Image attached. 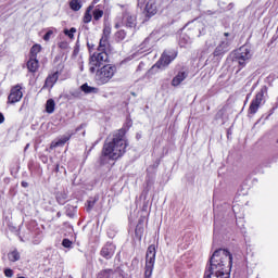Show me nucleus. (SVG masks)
I'll return each instance as SVG.
<instances>
[{"mask_svg": "<svg viewBox=\"0 0 278 278\" xmlns=\"http://www.w3.org/2000/svg\"><path fill=\"white\" fill-rule=\"evenodd\" d=\"M233 266V255L229 250H215L210 257L204 278H229Z\"/></svg>", "mask_w": 278, "mask_h": 278, "instance_id": "nucleus-1", "label": "nucleus"}, {"mask_svg": "<svg viewBox=\"0 0 278 278\" xmlns=\"http://www.w3.org/2000/svg\"><path fill=\"white\" fill-rule=\"evenodd\" d=\"M127 151V141L125 140H113L104 143L102 154L100 156V164L105 166L110 164V161L118 160L123 157Z\"/></svg>", "mask_w": 278, "mask_h": 278, "instance_id": "nucleus-2", "label": "nucleus"}, {"mask_svg": "<svg viewBox=\"0 0 278 278\" xmlns=\"http://www.w3.org/2000/svg\"><path fill=\"white\" fill-rule=\"evenodd\" d=\"M114 75H116V66L103 65L96 73V81L98 86H105V84L112 81Z\"/></svg>", "mask_w": 278, "mask_h": 278, "instance_id": "nucleus-3", "label": "nucleus"}, {"mask_svg": "<svg viewBox=\"0 0 278 278\" xmlns=\"http://www.w3.org/2000/svg\"><path fill=\"white\" fill-rule=\"evenodd\" d=\"M251 58H253L251 47L242 46L235 52L233 62L238 64L239 68H244V66H247L251 61Z\"/></svg>", "mask_w": 278, "mask_h": 278, "instance_id": "nucleus-4", "label": "nucleus"}, {"mask_svg": "<svg viewBox=\"0 0 278 278\" xmlns=\"http://www.w3.org/2000/svg\"><path fill=\"white\" fill-rule=\"evenodd\" d=\"M109 60H110V56L108 55V52H105V51H98V52L93 53L89 60L90 73H94L97 71V67L103 66V64L105 62H108Z\"/></svg>", "mask_w": 278, "mask_h": 278, "instance_id": "nucleus-5", "label": "nucleus"}, {"mask_svg": "<svg viewBox=\"0 0 278 278\" xmlns=\"http://www.w3.org/2000/svg\"><path fill=\"white\" fill-rule=\"evenodd\" d=\"M155 266V245H150L146 254V271L144 278H151Z\"/></svg>", "mask_w": 278, "mask_h": 278, "instance_id": "nucleus-6", "label": "nucleus"}, {"mask_svg": "<svg viewBox=\"0 0 278 278\" xmlns=\"http://www.w3.org/2000/svg\"><path fill=\"white\" fill-rule=\"evenodd\" d=\"M175 58H177V51L165 50L153 67L161 68V71H164V68H166V66H168V64H170V62H173Z\"/></svg>", "mask_w": 278, "mask_h": 278, "instance_id": "nucleus-7", "label": "nucleus"}, {"mask_svg": "<svg viewBox=\"0 0 278 278\" xmlns=\"http://www.w3.org/2000/svg\"><path fill=\"white\" fill-rule=\"evenodd\" d=\"M122 25L127 29H136L138 25V15L131 9H126L123 13Z\"/></svg>", "mask_w": 278, "mask_h": 278, "instance_id": "nucleus-8", "label": "nucleus"}, {"mask_svg": "<svg viewBox=\"0 0 278 278\" xmlns=\"http://www.w3.org/2000/svg\"><path fill=\"white\" fill-rule=\"evenodd\" d=\"M267 91L268 89L263 87L260 92L256 93L255 99L252 100L249 108L250 114H257V110H260V105H262V101H264V94H266Z\"/></svg>", "mask_w": 278, "mask_h": 278, "instance_id": "nucleus-9", "label": "nucleus"}, {"mask_svg": "<svg viewBox=\"0 0 278 278\" xmlns=\"http://www.w3.org/2000/svg\"><path fill=\"white\" fill-rule=\"evenodd\" d=\"M22 90H23V87H21V85L13 86L8 97V103H11V104L18 103V101L23 99Z\"/></svg>", "mask_w": 278, "mask_h": 278, "instance_id": "nucleus-10", "label": "nucleus"}, {"mask_svg": "<svg viewBox=\"0 0 278 278\" xmlns=\"http://www.w3.org/2000/svg\"><path fill=\"white\" fill-rule=\"evenodd\" d=\"M114 253H116V245L112 242H106L100 251V255L104 257V260H112Z\"/></svg>", "mask_w": 278, "mask_h": 278, "instance_id": "nucleus-11", "label": "nucleus"}, {"mask_svg": "<svg viewBox=\"0 0 278 278\" xmlns=\"http://www.w3.org/2000/svg\"><path fill=\"white\" fill-rule=\"evenodd\" d=\"M229 39L220 41V43L215 48L213 55L214 58H218L220 55H225L227 51H229Z\"/></svg>", "mask_w": 278, "mask_h": 278, "instance_id": "nucleus-12", "label": "nucleus"}, {"mask_svg": "<svg viewBox=\"0 0 278 278\" xmlns=\"http://www.w3.org/2000/svg\"><path fill=\"white\" fill-rule=\"evenodd\" d=\"M147 16H155L157 14V3L155 0H149L146 4Z\"/></svg>", "mask_w": 278, "mask_h": 278, "instance_id": "nucleus-13", "label": "nucleus"}, {"mask_svg": "<svg viewBox=\"0 0 278 278\" xmlns=\"http://www.w3.org/2000/svg\"><path fill=\"white\" fill-rule=\"evenodd\" d=\"M188 78V73L186 72H179L173 79H172V86L174 88H177L182 81H185Z\"/></svg>", "mask_w": 278, "mask_h": 278, "instance_id": "nucleus-14", "label": "nucleus"}, {"mask_svg": "<svg viewBox=\"0 0 278 278\" xmlns=\"http://www.w3.org/2000/svg\"><path fill=\"white\" fill-rule=\"evenodd\" d=\"M58 77H59L58 72L53 73L52 75H49L46 79L45 87L46 88H53V86L58 81Z\"/></svg>", "mask_w": 278, "mask_h": 278, "instance_id": "nucleus-15", "label": "nucleus"}, {"mask_svg": "<svg viewBox=\"0 0 278 278\" xmlns=\"http://www.w3.org/2000/svg\"><path fill=\"white\" fill-rule=\"evenodd\" d=\"M27 68L30 73H36V71H38V61L35 56H30L29 61L27 62Z\"/></svg>", "mask_w": 278, "mask_h": 278, "instance_id": "nucleus-16", "label": "nucleus"}, {"mask_svg": "<svg viewBox=\"0 0 278 278\" xmlns=\"http://www.w3.org/2000/svg\"><path fill=\"white\" fill-rule=\"evenodd\" d=\"M192 40L190 37L186 34H181L179 38V46L180 47H188V45H191Z\"/></svg>", "mask_w": 278, "mask_h": 278, "instance_id": "nucleus-17", "label": "nucleus"}, {"mask_svg": "<svg viewBox=\"0 0 278 278\" xmlns=\"http://www.w3.org/2000/svg\"><path fill=\"white\" fill-rule=\"evenodd\" d=\"M125 134H127V130L125 128L118 129L113 132L112 140H123V138H125Z\"/></svg>", "mask_w": 278, "mask_h": 278, "instance_id": "nucleus-18", "label": "nucleus"}, {"mask_svg": "<svg viewBox=\"0 0 278 278\" xmlns=\"http://www.w3.org/2000/svg\"><path fill=\"white\" fill-rule=\"evenodd\" d=\"M46 112H48V114H53V112H55V101H53V99L47 101Z\"/></svg>", "mask_w": 278, "mask_h": 278, "instance_id": "nucleus-19", "label": "nucleus"}, {"mask_svg": "<svg viewBox=\"0 0 278 278\" xmlns=\"http://www.w3.org/2000/svg\"><path fill=\"white\" fill-rule=\"evenodd\" d=\"M92 10H93L92 5H89L87 8L85 15L83 17L84 23H90V21H92V14H91Z\"/></svg>", "mask_w": 278, "mask_h": 278, "instance_id": "nucleus-20", "label": "nucleus"}, {"mask_svg": "<svg viewBox=\"0 0 278 278\" xmlns=\"http://www.w3.org/2000/svg\"><path fill=\"white\" fill-rule=\"evenodd\" d=\"M80 90H83V92H85V94L97 93V88L90 87V86H88V84H84L83 86H80Z\"/></svg>", "mask_w": 278, "mask_h": 278, "instance_id": "nucleus-21", "label": "nucleus"}, {"mask_svg": "<svg viewBox=\"0 0 278 278\" xmlns=\"http://www.w3.org/2000/svg\"><path fill=\"white\" fill-rule=\"evenodd\" d=\"M40 51H42V46L36 43L30 49V58H36Z\"/></svg>", "mask_w": 278, "mask_h": 278, "instance_id": "nucleus-22", "label": "nucleus"}, {"mask_svg": "<svg viewBox=\"0 0 278 278\" xmlns=\"http://www.w3.org/2000/svg\"><path fill=\"white\" fill-rule=\"evenodd\" d=\"M10 262H18L21 260V253H18V250H13L8 255Z\"/></svg>", "mask_w": 278, "mask_h": 278, "instance_id": "nucleus-23", "label": "nucleus"}, {"mask_svg": "<svg viewBox=\"0 0 278 278\" xmlns=\"http://www.w3.org/2000/svg\"><path fill=\"white\" fill-rule=\"evenodd\" d=\"M70 8L74 12H79V10H81V2L79 0H72L70 2Z\"/></svg>", "mask_w": 278, "mask_h": 278, "instance_id": "nucleus-24", "label": "nucleus"}, {"mask_svg": "<svg viewBox=\"0 0 278 278\" xmlns=\"http://www.w3.org/2000/svg\"><path fill=\"white\" fill-rule=\"evenodd\" d=\"M125 38H127V31H125V29H121L115 34V40H117V42L123 41Z\"/></svg>", "mask_w": 278, "mask_h": 278, "instance_id": "nucleus-25", "label": "nucleus"}, {"mask_svg": "<svg viewBox=\"0 0 278 278\" xmlns=\"http://www.w3.org/2000/svg\"><path fill=\"white\" fill-rule=\"evenodd\" d=\"M66 199H68V195L64 192L56 194V201L59 205H64L66 203Z\"/></svg>", "mask_w": 278, "mask_h": 278, "instance_id": "nucleus-26", "label": "nucleus"}, {"mask_svg": "<svg viewBox=\"0 0 278 278\" xmlns=\"http://www.w3.org/2000/svg\"><path fill=\"white\" fill-rule=\"evenodd\" d=\"M106 47H108V38L106 37H102L100 39V45H99L98 51H102L103 52V51H105Z\"/></svg>", "mask_w": 278, "mask_h": 278, "instance_id": "nucleus-27", "label": "nucleus"}, {"mask_svg": "<svg viewBox=\"0 0 278 278\" xmlns=\"http://www.w3.org/2000/svg\"><path fill=\"white\" fill-rule=\"evenodd\" d=\"M77 31V28L75 27H72L70 30L68 29H65L64 30V34L65 36H68V38H71V40H73V38H75V33Z\"/></svg>", "mask_w": 278, "mask_h": 278, "instance_id": "nucleus-28", "label": "nucleus"}, {"mask_svg": "<svg viewBox=\"0 0 278 278\" xmlns=\"http://www.w3.org/2000/svg\"><path fill=\"white\" fill-rule=\"evenodd\" d=\"M66 144V140L52 141L50 144V149H55L56 147H64Z\"/></svg>", "mask_w": 278, "mask_h": 278, "instance_id": "nucleus-29", "label": "nucleus"}, {"mask_svg": "<svg viewBox=\"0 0 278 278\" xmlns=\"http://www.w3.org/2000/svg\"><path fill=\"white\" fill-rule=\"evenodd\" d=\"M113 270L112 269H104L100 271L99 278H110V275H112Z\"/></svg>", "mask_w": 278, "mask_h": 278, "instance_id": "nucleus-30", "label": "nucleus"}, {"mask_svg": "<svg viewBox=\"0 0 278 278\" xmlns=\"http://www.w3.org/2000/svg\"><path fill=\"white\" fill-rule=\"evenodd\" d=\"M102 16H103V10L96 9L93 11V18H94V21H99V18H101Z\"/></svg>", "mask_w": 278, "mask_h": 278, "instance_id": "nucleus-31", "label": "nucleus"}, {"mask_svg": "<svg viewBox=\"0 0 278 278\" xmlns=\"http://www.w3.org/2000/svg\"><path fill=\"white\" fill-rule=\"evenodd\" d=\"M96 203H97V200H88L87 201V212H92V207H94Z\"/></svg>", "mask_w": 278, "mask_h": 278, "instance_id": "nucleus-32", "label": "nucleus"}, {"mask_svg": "<svg viewBox=\"0 0 278 278\" xmlns=\"http://www.w3.org/2000/svg\"><path fill=\"white\" fill-rule=\"evenodd\" d=\"M62 247H64L65 249H71V247H73V241L70 239H63Z\"/></svg>", "mask_w": 278, "mask_h": 278, "instance_id": "nucleus-33", "label": "nucleus"}, {"mask_svg": "<svg viewBox=\"0 0 278 278\" xmlns=\"http://www.w3.org/2000/svg\"><path fill=\"white\" fill-rule=\"evenodd\" d=\"M110 34H112V28H110V26H105L103 29V36L102 38H109Z\"/></svg>", "mask_w": 278, "mask_h": 278, "instance_id": "nucleus-34", "label": "nucleus"}, {"mask_svg": "<svg viewBox=\"0 0 278 278\" xmlns=\"http://www.w3.org/2000/svg\"><path fill=\"white\" fill-rule=\"evenodd\" d=\"M51 36H53V30H48V31L46 33V35L43 36V40H45L46 42H49V40H51Z\"/></svg>", "mask_w": 278, "mask_h": 278, "instance_id": "nucleus-35", "label": "nucleus"}, {"mask_svg": "<svg viewBox=\"0 0 278 278\" xmlns=\"http://www.w3.org/2000/svg\"><path fill=\"white\" fill-rule=\"evenodd\" d=\"M59 48L60 49H63V51H66L70 47H68V42H66V41H61L60 43H59Z\"/></svg>", "mask_w": 278, "mask_h": 278, "instance_id": "nucleus-36", "label": "nucleus"}, {"mask_svg": "<svg viewBox=\"0 0 278 278\" xmlns=\"http://www.w3.org/2000/svg\"><path fill=\"white\" fill-rule=\"evenodd\" d=\"M4 275H5V277L11 278L14 276V270H12L11 268H8L4 270Z\"/></svg>", "mask_w": 278, "mask_h": 278, "instance_id": "nucleus-37", "label": "nucleus"}, {"mask_svg": "<svg viewBox=\"0 0 278 278\" xmlns=\"http://www.w3.org/2000/svg\"><path fill=\"white\" fill-rule=\"evenodd\" d=\"M5 122V116H3V113H0V125Z\"/></svg>", "mask_w": 278, "mask_h": 278, "instance_id": "nucleus-38", "label": "nucleus"}, {"mask_svg": "<svg viewBox=\"0 0 278 278\" xmlns=\"http://www.w3.org/2000/svg\"><path fill=\"white\" fill-rule=\"evenodd\" d=\"M22 188H29V184L27 181H22Z\"/></svg>", "mask_w": 278, "mask_h": 278, "instance_id": "nucleus-39", "label": "nucleus"}, {"mask_svg": "<svg viewBox=\"0 0 278 278\" xmlns=\"http://www.w3.org/2000/svg\"><path fill=\"white\" fill-rule=\"evenodd\" d=\"M206 47H214V46H212V43H210V41H206Z\"/></svg>", "mask_w": 278, "mask_h": 278, "instance_id": "nucleus-40", "label": "nucleus"}, {"mask_svg": "<svg viewBox=\"0 0 278 278\" xmlns=\"http://www.w3.org/2000/svg\"><path fill=\"white\" fill-rule=\"evenodd\" d=\"M56 216H58V218H60V217L62 216V213H61V212H58V213H56Z\"/></svg>", "mask_w": 278, "mask_h": 278, "instance_id": "nucleus-41", "label": "nucleus"}, {"mask_svg": "<svg viewBox=\"0 0 278 278\" xmlns=\"http://www.w3.org/2000/svg\"><path fill=\"white\" fill-rule=\"evenodd\" d=\"M121 27V24H115V29H118Z\"/></svg>", "mask_w": 278, "mask_h": 278, "instance_id": "nucleus-42", "label": "nucleus"}, {"mask_svg": "<svg viewBox=\"0 0 278 278\" xmlns=\"http://www.w3.org/2000/svg\"><path fill=\"white\" fill-rule=\"evenodd\" d=\"M27 149H29V144H26V147H25V151H27Z\"/></svg>", "mask_w": 278, "mask_h": 278, "instance_id": "nucleus-43", "label": "nucleus"}, {"mask_svg": "<svg viewBox=\"0 0 278 278\" xmlns=\"http://www.w3.org/2000/svg\"><path fill=\"white\" fill-rule=\"evenodd\" d=\"M224 36H226V38H227V36H229V33H225Z\"/></svg>", "mask_w": 278, "mask_h": 278, "instance_id": "nucleus-44", "label": "nucleus"}, {"mask_svg": "<svg viewBox=\"0 0 278 278\" xmlns=\"http://www.w3.org/2000/svg\"><path fill=\"white\" fill-rule=\"evenodd\" d=\"M70 139H71V137H65V138H64V140H70Z\"/></svg>", "mask_w": 278, "mask_h": 278, "instance_id": "nucleus-45", "label": "nucleus"}, {"mask_svg": "<svg viewBox=\"0 0 278 278\" xmlns=\"http://www.w3.org/2000/svg\"><path fill=\"white\" fill-rule=\"evenodd\" d=\"M43 162H47V157L43 159Z\"/></svg>", "mask_w": 278, "mask_h": 278, "instance_id": "nucleus-46", "label": "nucleus"}, {"mask_svg": "<svg viewBox=\"0 0 278 278\" xmlns=\"http://www.w3.org/2000/svg\"><path fill=\"white\" fill-rule=\"evenodd\" d=\"M80 71H84V67H83V66L80 67Z\"/></svg>", "mask_w": 278, "mask_h": 278, "instance_id": "nucleus-47", "label": "nucleus"}, {"mask_svg": "<svg viewBox=\"0 0 278 278\" xmlns=\"http://www.w3.org/2000/svg\"><path fill=\"white\" fill-rule=\"evenodd\" d=\"M67 216H71V215L67 213Z\"/></svg>", "mask_w": 278, "mask_h": 278, "instance_id": "nucleus-48", "label": "nucleus"}]
</instances>
